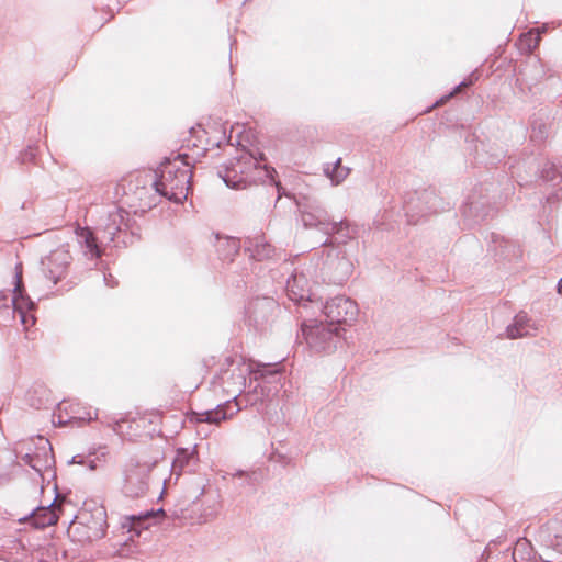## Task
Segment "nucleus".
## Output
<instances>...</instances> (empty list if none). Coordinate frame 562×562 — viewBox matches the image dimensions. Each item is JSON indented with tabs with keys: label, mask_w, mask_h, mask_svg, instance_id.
Here are the masks:
<instances>
[{
	"label": "nucleus",
	"mask_w": 562,
	"mask_h": 562,
	"mask_svg": "<svg viewBox=\"0 0 562 562\" xmlns=\"http://www.w3.org/2000/svg\"><path fill=\"white\" fill-rule=\"evenodd\" d=\"M103 536H104V530L103 529H98L93 533V537H95V538H101Z\"/></svg>",
	"instance_id": "39"
},
{
	"label": "nucleus",
	"mask_w": 562,
	"mask_h": 562,
	"mask_svg": "<svg viewBox=\"0 0 562 562\" xmlns=\"http://www.w3.org/2000/svg\"><path fill=\"white\" fill-rule=\"evenodd\" d=\"M71 256L65 249H56L48 257L42 260L45 277L56 284L65 277Z\"/></svg>",
	"instance_id": "12"
},
{
	"label": "nucleus",
	"mask_w": 562,
	"mask_h": 562,
	"mask_svg": "<svg viewBox=\"0 0 562 562\" xmlns=\"http://www.w3.org/2000/svg\"><path fill=\"white\" fill-rule=\"evenodd\" d=\"M217 239V251L225 259L231 258L236 255L239 250V240L234 237H220L216 235Z\"/></svg>",
	"instance_id": "24"
},
{
	"label": "nucleus",
	"mask_w": 562,
	"mask_h": 562,
	"mask_svg": "<svg viewBox=\"0 0 562 562\" xmlns=\"http://www.w3.org/2000/svg\"><path fill=\"white\" fill-rule=\"evenodd\" d=\"M237 380H238V384L239 385H245L246 384V378L244 376L243 373L237 375Z\"/></svg>",
	"instance_id": "37"
},
{
	"label": "nucleus",
	"mask_w": 562,
	"mask_h": 562,
	"mask_svg": "<svg viewBox=\"0 0 562 562\" xmlns=\"http://www.w3.org/2000/svg\"><path fill=\"white\" fill-rule=\"evenodd\" d=\"M323 313L328 324H335L339 327L350 326L358 316L359 310L355 301L349 297L338 295L328 300L323 306Z\"/></svg>",
	"instance_id": "9"
},
{
	"label": "nucleus",
	"mask_w": 562,
	"mask_h": 562,
	"mask_svg": "<svg viewBox=\"0 0 562 562\" xmlns=\"http://www.w3.org/2000/svg\"><path fill=\"white\" fill-rule=\"evenodd\" d=\"M550 547L559 552L562 553V535L557 533L554 537L550 540Z\"/></svg>",
	"instance_id": "30"
},
{
	"label": "nucleus",
	"mask_w": 562,
	"mask_h": 562,
	"mask_svg": "<svg viewBox=\"0 0 562 562\" xmlns=\"http://www.w3.org/2000/svg\"><path fill=\"white\" fill-rule=\"evenodd\" d=\"M234 476H245L246 481L249 485H254L257 482V474L255 472L252 473H245L243 471H237Z\"/></svg>",
	"instance_id": "31"
},
{
	"label": "nucleus",
	"mask_w": 562,
	"mask_h": 562,
	"mask_svg": "<svg viewBox=\"0 0 562 562\" xmlns=\"http://www.w3.org/2000/svg\"><path fill=\"white\" fill-rule=\"evenodd\" d=\"M533 67L535 68H539L541 70V74L539 75V79H542V78H544L547 76H549V77L551 76V75H547V72L543 69V65H542V63L540 60H537L535 63Z\"/></svg>",
	"instance_id": "35"
},
{
	"label": "nucleus",
	"mask_w": 562,
	"mask_h": 562,
	"mask_svg": "<svg viewBox=\"0 0 562 562\" xmlns=\"http://www.w3.org/2000/svg\"><path fill=\"white\" fill-rule=\"evenodd\" d=\"M214 144H215L217 147H220V146H221V144H222V140H217V142H215Z\"/></svg>",
	"instance_id": "42"
},
{
	"label": "nucleus",
	"mask_w": 562,
	"mask_h": 562,
	"mask_svg": "<svg viewBox=\"0 0 562 562\" xmlns=\"http://www.w3.org/2000/svg\"><path fill=\"white\" fill-rule=\"evenodd\" d=\"M558 292L562 294V278L558 282Z\"/></svg>",
	"instance_id": "41"
},
{
	"label": "nucleus",
	"mask_w": 562,
	"mask_h": 562,
	"mask_svg": "<svg viewBox=\"0 0 562 562\" xmlns=\"http://www.w3.org/2000/svg\"><path fill=\"white\" fill-rule=\"evenodd\" d=\"M278 312L279 304L272 297H257L248 304L246 319L250 326L261 330L276 318Z\"/></svg>",
	"instance_id": "11"
},
{
	"label": "nucleus",
	"mask_w": 562,
	"mask_h": 562,
	"mask_svg": "<svg viewBox=\"0 0 562 562\" xmlns=\"http://www.w3.org/2000/svg\"><path fill=\"white\" fill-rule=\"evenodd\" d=\"M87 464L91 470H94L97 468L95 460H88Z\"/></svg>",
	"instance_id": "40"
},
{
	"label": "nucleus",
	"mask_w": 562,
	"mask_h": 562,
	"mask_svg": "<svg viewBox=\"0 0 562 562\" xmlns=\"http://www.w3.org/2000/svg\"><path fill=\"white\" fill-rule=\"evenodd\" d=\"M153 464L130 459L124 467L123 492L126 496L138 498L146 495Z\"/></svg>",
	"instance_id": "8"
},
{
	"label": "nucleus",
	"mask_w": 562,
	"mask_h": 562,
	"mask_svg": "<svg viewBox=\"0 0 562 562\" xmlns=\"http://www.w3.org/2000/svg\"><path fill=\"white\" fill-rule=\"evenodd\" d=\"M246 249L250 252V257L258 261L272 258L276 251L265 236L249 238Z\"/></svg>",
	"instance_id": "20"
},
{
	"label": "nucleus",
	"mask_w": 562,
	"mask_h": 562,
	"mask_svg": "<svg viewBox=\"0 0 562 562\" xmlns=\"http://www.w3.org/2000/svg\"><path fill=\"white\" fill-rule=\"evenodd\" d=\"M72 462H75V463H80V464H83V463H85L83 458H82V457H80V456H74V458H72Z\"/></svg>",
	"instance_id": "38"
},
{
	"label": "nucleus",
	"mask_w": 562,
	"mask_h": 562,
	"mask_svg": "<svg viewBox=\"0 0 562 562\" xmlns=\"http://www.w3.org/2000/svg\"><path fill=\"white\" fill-rule=\"evenodd\" d=\"M301 212V221L306 228H316L327 236H331V232H340L341 223H336L330 218L328 212L319 205H307L296 202Z\"/></svg>",
	"instance_id": "10"
},
{
	"label": "nucleus",
	"mask_w": 562,
	"mask_h": 562,
	"mask_svg": "<svg viewBox=\"0 0 562 562\" xmlns=\"http://www.w3.org/2000/svg\"><path fill=\"white\" fill-rule=\"evenodd\" d=\"M57 505L55 501L46 507H38L32 514L34 525L37 528H45L47 526L55 525L58 520L56 513Z\"/></svg>",
	"instance_id": "22"
},
{
	"label": "nucleus",
	"mask_w": 562,
	"mask_h": 562,
	"mask_svg": "<svg viewBox=\"0 0 562 562\" xmlns=\"http://www.w3.org/2000/svg\"><path fill=\"white\" fill-rule=\"evenodd\" d=\"M159 514H164V510L162 509H159L157 512H146L144 515H139V516H132L131 517V520H132V528L133 529H137V528H149L150 525H151V521L156 520L157 519V516Z\"/></svg>",
	"instance_id": "26"
},
{
	"label": "nucleus",
	"mask_w": 562,
	"mask_h": 562,
	"mask_svg": "<svg viewBox=\"0 0 562 562\" xmlns=\"http://www.w3.org/2000/svg\"><path fill=\"white\" fill-rule=\"evenodd\" d=\"M124 420L115 422L113 425V431L120 436L124 435Z\"/></svg>",
	"instance_id": "33"
},
{
	"label": "nucleus",
	"mask_w": 562,
	"mask_h": 562,
	"mask_svg": "<svg viewBox=\"0 0 562 562\" xmlns=\"http://www.w3.org/2000/svg\"><path fill=\"white\" fill-rule=\"evenodd\" d=\"M335 240L327 238L322 248L315 252L317 257L315 268L325 281L342 284L351 276L353 263L347 257L345 248Z\"/></svg>",
	"instance_id": "4"
},
{
	"label": "nucleus",
	"mask_w": 562,
	"mask_h": 562,
	"mask_svg": "<svg viewBox=\"0 0 562 562\" xmlns=\"http://www.w3.org/2000/svg\"><path fill=\"white\" fill-rule=\"evenodd\" d=\"M240 411V402L237 401V395H234V401H227L225 404H220L215 409L205 411L200 414V422L218 425Z\"/></svg>",
	"instance_id": "17"
},
{
	"label": "nucleus",
	"mask_w": 562,
	"mask_h": 562,
	"mask_svg": "<svg viewBox=\"0 0 562 562\" xmlns=\"http://www.w3.org/2000/svg\"><path fill=\"white\" fill-rule=\"evenodd\" d=\"M488 210L490 205L487 199L474 192L468 196L462 205L461 214L464 220L468 221L469 225H472L484 220L488 215Z\"/></svg>",
	"instance_id": "13"
},
{
	"label": "nucleus",
	"mask_w": 562,
	"mask_h": 562,
	"mask_svg": "<svg viewBox=\"0 0 562 562\" xmlns=\"http://www.w3.org/2000/svg\"><path fill=\"white\" fill-rule=\"evenodd\" d=\"M249 375V390L240 398L246 405L258 406L261 411L266 403L271 402L282 386L283 372L278 364L249 362L246 366Z\"/></svg>",
	"instance_id": "1"
},
{
	"label": "nucleus",
	"mask_w": 562,
	"mask_h": 562,
	"mask_svg": "<svg viewBox=\"0 0 562 562\" xmlns=\"http://www.w3.org/2000/svg\"><path fill=\"white\" fill-rule=\"evenodd\" d=\"M199 465L196 446L192 448H178L172 461L171 473L179 477L182 473H193Z\"/></svg>",
	"instance_id": "16"
},
{
	"label": "nucleus",
	"mask_w": 562,
	"mask_h": 562,
	"mask_svg": "<svg viewBox=\"0 0 562 562\" xmlns=\"http://www.w3.org/2000/svg\"><path fill=\"white\" fill-rule=\"evenodd\" d=\"M188 158V155H178L172 160L167 159L153 183L160 195L176 203H182L189 193L192 171Z\"/></svg>",
	"instance_id": "2"
},
{
	"label": "nucleus",
	"mask_w": 562,
	"mask_h": 562,
	"mask_svg": "<svg viewBox=\"0 0 562 562\" xmlns=\"http://www.w3.org/2000/svg\"><path fill=\"white\" fill-rule=\"evenodd\" d=\"M78 407V405H74V404H69V403H66V402H63L58 405V422L59 424H66L68 423V420H63V412H66L68 414V411H70V413L75 414L77 413L76 408ZM72 419H78V420H92L93 417L91 416V413L90 412H86L85 415H80V416H76V415H70L69 414V422L72 420Z\"/></svg>",
	"instance_id": "25"
},
{
	"label": "nucleus",
	"mask_w": 562,
	"mask_h": 562,
	"mask_svg": "<svg viewBox=\"0 0 562 562\" xmlns=\"http://www.w3.org/2000/svg\"><path fill=\"white\" fill-rule=\"evenodd\" d=\"M15 279V286L12 293L11 290L0 291V318L5 322L14 318L15 314H18L21 323L27 328L29 322L31 321V324H33L34 318L33 316L29 317L26 310H32L34 303L23 293L21 273H16Z\"/></svg>",
	"instance_id": "6"
},
{
	"label": "nucleus",
	"mask_w": 562,
	"mask_h": 562,
	"mask_svg": "<svg viewBox=\"0 0 562 562\" xmlns=\"http://www.w3.org/2000/svg\"><path fill=\"white\" fill-rule=\"evenodd\" d=\"M76 234L79 243L86 248V255H89L90 258H99L101 256V250L98 245L97 237L90 228L79 227L77 228Z\"/></svg>",
	"instance_id": "23"
},
{
	"label": "nucleus",
	"mask_w": 562,
	"mask_h": 562,
	"mask_svg": "<svg viewBox=\"0 0 562 562\" xmlns=\"http://www.w3.org/2000/svg\"><path fill=\"white\" fill-rule=\"evenodd\" d=\"M38 443L37 452L35 454L26 453L22 460L42 476L43 471L49 469L54 462V456L52 445L47 439L40 437Z\"/></svg>",
	"instance_id": "15"
},
{
	"label": "nucleus",
	"mask_w": 562,
	"mask_h": 562,
	"mask_svg": "<svg viewBox=\"0 0 562 562\" xmlns=\"http://www.w3.org/2000/svg\"><path fill=\"white\" fill-rule=\"evenodd\" d=\"M408 223L416 224L419 216L450 209V203L438 195L435 189H424L409 193L403 205Z\"/></svg>",
	"instance_id": "5"
},
{
	"label": "nucleus",
	"mask_w": 562,
	"mask_h": 562,
	"mask_svg": "<svg viewBox=\"0 0 562 562\" xmlns=\"http://www.w3.org/2000/svg\"><path fill=\"white\" fill-rule=\"evenodd\" d=\"M128 216V213L113 205L106 213L105 216L100 218L99 229L103 232V238L113 241L115 235L122 229L125 225V218Z\"/></svg>",
	"instance_id": "14"
},
{
	"label": "nucleus",
	"mask_w": 562,
	"mask_h": 562,
	"mask_svg": "<svg viewBox=\"0 0 562 562\" xmlns=\"http://www.w3.org/2000/svg\"><path fill=\"white\" fill-rule=\"evenodd\" d=\"M104 282L109 288H114L117 285V281L111 274H104Z\"/></svg>",
	"instance_id": "34"
},
{
	"label": "nucleus",
	"mask_w": 562,
	"mask_h": 562,
	"mask_svg": "<svg viewBox=\"0 0 562 562\" xmlns=\"http://www.w3.org/2000/svg\"><path fill=\"white\" fill-rule=\"evenodd\" d=\"M541 178L546 182H551L557 189L555 196L562 199V166L547 161L541 169Z\"/></svg>",
	"instance_id": "21"
},
{
	"label": "nucleus",
	"mask_w": 562,
	"mask_h": 562,
	"mask_svg": "<svg viewBox=\"0 0 562 562\" xmlns=\"http://www.w3.org/2000/svg\"><path fill=\"white\" fill-rule=\"evenodd\" d=\"M286 291L290 299L297 303H301L304 300H310L308 281L303 273H294L288 279Z\"/></svg>",
	"instance_id": "19"
},
{
	"label": "nucleus",
	"mask_w": 562,
	"mask_h": 562,
	"mask_svg": "<svg viewBox=\"0 0 562 562\" xmlns=\"http://www.w3.org/2000/svg\"><path fill=\"white\" fill-rule=\"evenodd\" d=\"M344 327L335 324L319 322L312 325L304 324L302 334L307 346L315 352L330 353L341 342Z\"/></svg>",
	"instance_id": "7"
},
{
	"label": "nucleus",
	"mask_w": 562,
	"mask_h": 562,
	"mask_svg": "<svg viewBox=\"0 0 562 562\" xmlns=\"http://www.w3.org/2000/svg\"><path fill=\"white\" fill-rule=\"evenodd\" d=\"M537 327L525 312H519L512 324L506 327V337L508 339H518L535 335Z\"/></svg>",
	"instance_id": "18"
},
{
	"label": "nucleus",
	"mask_w": 562,
	"mask_h": 562,
	"mask_svg": "<svg viewBox=\"0 0 562 562\" xmlns=\"http://www.w3.org/2000/svg\"><path fill=\"white\" fill-rule=\"evenodd\" d=\"M35 148L29 147L22 155L21 159L23 162L32 161L35 158Z\"/></svg>",
	"instance_id": "32"
},
{
	"label": "nucleus",
	"mask_w": 562,
	"mask_h": 562,
	"mask_svg": "<svg viewBox=\"0 0 562 562\" xmlns=\"http://www.w3.org/2000/svg\"><path fill=\"white\" fill-rule=\"evenodd\" d=\"M548 136V126L544 122L535 120L531 124L530 138L536 143L543 142Z\"/></svg>",
	"instance_id": "28"
},
{
	"label": "nucleus",
	"mask_w": 562,
	"mask_h": 562,
	"mask_svg": "<svg viewBox=\"0 0 562 562\" xmlns=\"http://www.w3.org/2000/svg\"><path fill=\"white\" fill-rule=\"evenodd\" d=\"M337 223L344 224L342 229L340 232H331L333 235H337L336 239H339L340 241L338 244H345L347 240L355 238L357 232L355 228L351 227L350 223L347 220H340Z\"/></svg>",
	"instance_id": "29"
},
{
	"label": "nucleus",
	"mask_w": 562,
	"mask_h": 562,
	"mask_svg": "<svg viewBox=\"0 0 562 562\" xmlns=\"http://www.w3.org/2000/svg\"><path fill=\"white\" fill-rule=\"evenodd\" d=\"M274 169L261 166L258 158L249 153H241L218 170L225 184L233 189H245L257 182H273Z\"/></svg>",
	"instance_id": "3"
},
{
	"label": "nucleus",
	"mask_w": 562,
	"mask_h": 562,
	"mask_svg": "<svg viewBox=\"0 0 562 562\" xmlns=\"http://www.w3.org/2000/svg\"><path fill=\"white\" fill-rule=\"evenodd\" d=\"M325 172L333 183L339 184L347 178L349 169L341 166V160L339 158L331 169L329 167L325 168Z\"/></svg>",
	"instance_id": "27"
},
{
	"label": "nucleus",
	"mask_w": 562,
	"mask_h": 562,
	"mask_svg": "<svg viewBox=\"0 0 562 562\" xmlns=\"http://www.w3.org/2000/svg\"><path fill=\"white\" fill-rule=\"evenodd\" d=\"M470 85H472V81H462L459 86H457V87L454 88V90L451 92V94H450V95H452V94H454V93L459 92V91L461 90V88H462V87H469Z\"/></svg>",
	"instance_id": "36"
}]
</instances>
